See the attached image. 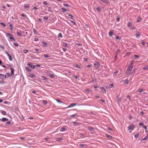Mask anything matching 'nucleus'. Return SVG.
I'll use <instances>...</instances> for the list:
<instances>
[{"label": "nucleus", "instance_id": "obj_44", "mask_svg": "<svg viewBox=\"0 0 148 148\" xmlns=\"http://www.w3.org/2000/svg\"><path fill=\"white\" fill-rule=\"evenodd\" d=\"M42 79L44 80H47V79L44 76H42Z\"/></svg>", "mask_w": 148, "mask_h": 148}, {"label": "nucleus", "instance_id": "obj_43", "mask_svg": "<svg viewBox=\"0 0 148 148\" xmlns=\"http://www.w3.org/2000/svg\"><path fill=\"white\" fill-rule=\"evenodd\" d=\"M143 128H144L145 130H147V126H143ZM147 132V131L146 130L145 131V132Z\"/></svg>", "mask_w": 148, "mask_h": 148}, {"label": "nucleus", "instance_id": "obj_3", "mask_svg": "<svg viewBox=\"0 0 148 148\" xmlns=\"http://www.w3.org/2000/svg\"><path fill=\"white\" fill-rule=\"evenodd\" d=\"M121 82L124 85H126L128 84L129 83V81L128 79H126L125 80H122L121 81Z\"/></svg>", "mask_w": 148, "mask_h": 148}, {"label": "nucleus", "instance_id": "obj_18", "mask_svg": "<svg viewBox=\"0 0 148 148\" xmlns=\"http://www.w3.org/2000/svg\"><path fill=\"white\" fill-rule=\"evenodd\" d=\"M56 100L57 102H58L59 103H63V102L62 101H60V100L58 99H56Z\"/></svg>", "mask_w": 148, "mask_h": 148}, {"label": "nucleus", "instance_id": "obj_64", "mask_svg": "<svg viewBox=\"0 0 148 148\" xmlns=\"http://www.w3.org/2000/svg\"><path fill=\"white\" fill-rule=\"evenodd\" d=\"M73 77L75 79H77V77L76 75H74Z\"/></svg>", "mask_w": 148, "mask_h": 148}, {"label": "nucleus", "instance_id": "obj_20", "mask_svg": "<svg viewBox=\"0 0 148 148\" xmlns=\"http://www.w3.org/2000/svg\"><path fill=\"white\" fill-rule=\"evenodd\" d=\"M61 9L62 10V11L64 12H65L67 11L64 8H61Z\"/></svg>", "mask_w": 148, "mask_h": 148}, {"label": "nucleus", "instance_id": "obj_32", "mask_svg": "<svg viewBox=\"0 0 148 148\" xmlns=\"http://www.w3.org/2000/svg\"><path fill=\"white\" fill-rule=\"evenodd\" d=\"M126 99H127L129 101L130 100V97L129 96L127 95L126 96Z\"/></svg>", "mask_w": 148, "mask_h": 148}, {"label": "nucleus", "instance_id": "obj_24", "mask_svg": "<svg viewBox=\"0 0 148 148\" xmlns=\"http://www.w3.org/2000/svg\"><path fill=\"white\" fill-rule=\"evenodd\" d=\"M74 67H76V68H81L80 66L78 65H74Z\"/></svg>", "mask_w": 148, "mask_h": 148}, {"label": "nucleus", "instance_id": "obj_12", "mask_svg": "<svg viewBox=\"0 0 148 148\" xmlns=\"http://www.w3.org/2000/svg\"><path fill=\"white\" fill-rule=\"evenodd\" d=\"M140 33L138 32L137 31L136 32V37H140Z\"/></svg>", "mask_w": 148, "mask_h": 148}, {"label": "nucleus", "instance_id": "obj_47", "mask_svg": "<svg viewBox=\"0 0 148 148\" xmlns=\"http://www.w3.org/2000/svg\"><path fill=\"white\" fill-rule=\"evenodd\" d=\"M63 5L65 7H68L69 6L67 3H64Z\"/></svg>", "mask_w": 148, "mask_h": 148}, {"label": "nucleus", "instance_id": "obj_37", "mask_svg": "<svg viewBox=\"0 0 148 148\" xmlns=\"http://www.w3.org/2000/svg\"><path fill=\"white\" fill-rule=\"evenodd\" d=\"M139 125L140 126H142L143 127L144 124L143 122H140L139 123Z\"/></svg>", "mask_w": 148, "mask_h": 148}, {"label": "nucleus", "instance_id": "obj_22", "mask_svg": "<svg viewBox=\"0 0 148 148\" xmlns=\"http://www.w3.org/2000/svg\"><path fill=\"white\" fill-rule=\"evenodd\" d=\"M148 138V135L146 137L142 139L141 140L142 141L146 140Z\"/></svg>", "mask_w": 148, "mask_h": 148}, {"label": "nucleus", "instance_id": "obj_28", "mask_svg": "<svg viewBox=\"0 0 148 148\" xmlns=\"http://www.w3.org/2000/svg\"><path fill=\"white\" fill-rule=\"evenodd\" d=\"M1 113L2 114H3V115H5L6 114V112L4 111H2L1 112Z\"/></svg>", "mask_w": 148, "mask_h": 148}, {"label": "nucleus", "instance_id": "obj_59", "mask_svg": "<svg viewBox=\"0 0 148 148\" xmlns=\"http://www.w3.org/2000/svg\"><path fill=\"white\" fill-rule=\"evenodd\" d=\"M21 16L23 17H25L26 16V15L24 14H21Z\"/></svg>", "mask_w": 148, "mask_h": 148}, {"label": "nucleus", "instance_id": "obj_10", "mask_svg": "<svg viewBox=\"0 0 148 148\" xmlns=\"http://www.w3.org/2000/svg\"><path fill=\"white\" fill-rule=\"evenodd\" d=\"M77 104L76 103H73L71 104L70 106H68V108H71V107H73L74 106H76Z\"/></svg>", "mask_w": 148, "mask_h": 148}, {"label": "nucleus", "instance_id": "obj_60", "mask_svg": "<svg viewBox=\"0 0 148 148\" xmlns=\"http://www.w3.org/2000/svg\"><path fill=\"white\" fill-rule=\"evenodd\" d=\"M10 26L11 27L10 29L11 30H12V29H13V26H12V25L11 24H10Z\"/></svg>", "mask_w": 148, "mask_h": 148}, {"label": "nucleus", "instance_id": "obj_41", "mask_svg": "<svg viewBox=\"0 0 148 148\" xmlns=\"http://www.w3.org/2000/svg\"><path fill=\"white\" fill-rule=\"evenodd\" d=\"M17 35L18 36H21L22 35H21V34L19 32H17Z\"/></svg>", "mask_w": 148, "mask_h": 148}, {"label": "nucleus", "instance_id": "obj_33", "mask_svg": "<svg viewBox=\"0 0 148 148\" xmlns=\"http://www.w3.org/2000/svg\"><path fill=\"white\" fill-rule=\"evenodd\" d=\"M96 10L98 11L99 12H100V11H101V9H100V8L99 7H97L96 8Z\"/></svg>", "mask_w": 148, "mask_h": 148}, {"label": "nucleus", "instance_id": "obj_57", "mask_svg": "<svg viewBox=\"0 0 148 148\" xmlns=\"http://www.w3.org/2000/svg\"><path fill=\"white\" fill-rule=\"evenodd\" d=\"M11 124V122L10 121H8L6 123L7 124Z\"/></svg>", "mask_w": 148, "mask_h": 148}, {"label": "nucleus", "instance_id": "obj_31", "mask_svg": "<svg viewBox=\"0 0 148 148\" xmlns=\"http://www.w3.org/2000/svg\"><path fill=\"white\" fill-rule=\"evenodd\" d=\"M29 7V5L28 4H25L24 7L25 8H28Z\"/></svg>", "mask_w": 148, "mask_h": 148}, {"label": "nucleus", "instance_id": "obj_56", "mask_svg": "<svg viewBox=\"0 0 148 148\" xmlns=\"http://www.w3.org/2000/svg\"><path fill=\"white\" fill-rule=\"evenodd\" d=\"M85 90L86 92H89L90 91V90H89L88 89H85Z\"/></svg>", "mask_w": 148, "mask_h": 148}, {"label": "nucleus", "instance_id": "obj_1", "mask_svg": "<svg viewBox=\"0 0 148 148\" xmlns=\"http://www.w3.org/2000/svg\"><path fill=\"white\" fill-rule=\"evenodd\" d=\"M133 62L134 61L133 60L131 61V63L130 64L129 66L127 68V69L126 71V73L128 75L132 71V69L133 66Z\"/></svg>", "mask_w": 148, "mask_h": 148}, {"label": "nucleus", "instance_id": "obj_13", "mask_svg": "<svg viewBox=\"0 0 148 148\" xmlns=\"http://www.w3.org/2000/svg\"><path fill=\"white\" fill-rule=\"evenodd\" d=\"M142 20V19L141 17H138V18L137 21L138 22H140Z\"/></svg>", "mask_w": 148, "mask_h": 148}, {"label": "nucleus", "instance_id": "obj_5", "mask_svg": "<svg viewBox=\"0 0 148 148\" xmlns=\"http://www.w3.org/2000/svg\"><path fill=\"white\" fill-rule=\"evenodd\" d=\"M95 66L96 67L97 69L99 68V66H100V64L99 63L96 62L94 64Z\"/></svg>", "mask_w": 148, "mask_h": 148}, {"label": "nucleus", "instance_id": "obj_55", "mask_svg": "<svg viewBox=\"0 0 148 148\" xmlns=\"http://www.w3.org/2000/svg\"><path fill=\"white\" fill-rule=\"evenodd\" d=\"M28 51L26 50H24L23 51V52L25 53H26L28 52Z\"/></svg>", "mask_w": 148, "mask_h": 148}, {"label": "nucleus", "instance_id": "obj_58", "mask_svg": "<svg viewBox=\"0 0 148 148\" xmlns=\"http://www.w3.org/2000/svg\"><path fill=\"white\" fill-rule=\"evenodd\" d=\"M79 146L81 147H82L84 146V145L82 144H80L79 145Z\"/></svg>", "mask_w": 148, "mask_h": 148}, {"label": "nucleus", "instance_id": "obj_26", "mask_svg": "<svg viewBox=\"0 0 148 148\" xmlns=\"http://www.w3.org/2000/svg\"><path fill=\"white\" fill-rule=\"evenodd\" d=\"M113 34V33L111 31H110L109 33V35L111 37L112 35Z\"/></svg>", "mask_w": 148, "mask_h": 148}, {"label": "nucleus", "instance_id": "obj_25", "mask_svg": "<svg viewBox=\"0 0 148 148\" xmlns=\"http://www.w3.org/2000/svg\"><path fill=\"white\" fill-rule=\"evenodd\" d=\"M6 77H10L12 75L11 74H10L9 73H7L6 74Z\"/></svg>", "mask_w": 148, "mask_h": 148}, {"label": "nucleus", "instance_id": "obj_62", "mask_svg": "<svg viewBox=\"0 0 148 148\" xmlns=\"http://www.w3.org/2000/svg\"><path fill=\"white\" fill-rule=\"evenodd\" d=\"M101 1L100 2V3H103L104 2V1L103 0H100Z\"/></svg>", "mask_w": 148, "mask_h": 148}, {"label": "nucleus", "instance_id": "obj_19", "mask_svg": "<svg viewBox=\"0 0 148 148\" xmlns=\"http://www.w3.org/2000/svg\"><path fill=\"white\" fill-rule=\"evenodd\" d=\"M66 130V129L64 127H62L61 128L60 131L63 132V131H64Z\"/></svg>", "mask_w": 148, "mask_h": 148}, {"label": "nucleus", "instance_id": "obj_16", "mask_svg": "<svg viewBox=\"0 0 148 148\" xmlns=\"http://www.w3.org/2000/svg\"><path fill=\"white\" fill-rule=\"evenodd\" d=\"M88 129L90 131L94 130V128L92 127H91L89 126L88 127Z\"/></svg>", "mask_w": 148, "mask_h": 148}, {"label": "nucleus", "instance_id": "obj_8", "mask_svg": "<svg viewBox=\"0 0 148 148\" xmlns=\"http://www.w3.org/2000/svg\"><path fill=\"white\" fill-rule=\"evenodd\" d=\"M27 65L33 69L35 67L34 65L32 64V63H28L27 64Z\"/></svg>", "mask_w": 148, "mask_h": 148}, {"label": "nucleus", "instance_id": "obj_51", "mask_svg": "<svg viewBox=\"0 0 148 148\" xmlns=\"http://www.w3.org/2000/svg\"><path fill=\"white\" fill-rule=\"evenodd\" d=\"M42 44L43 46H45L47 45V43L44 42H42Z\"/></svg>", "mask_w": 148, "mask_h": 148}, {"label": "nucleus", "instance_id": "obj_7", "mask_svg": "<svg viewBox=\"0 0 148 148\" xmlns=\"http://www.w3.org/2000/svg\"><path fill=\"white\" fill-rule=\"evenodd\" d=\"M101 90L102 92L104 93H106V90L103 87H101Z\"/></svg>", "mask_w": 148, "mask_h": 148}, {"label": "nucleus", "instance_id": "obj_35", "mask_svg": "<svg viewBox=\"0 0 148 148\" xmlns=\"http://www.w3.org/2000/svg\"><path fill=\"white\" fill-rule=\"evenodd\" d=\"M106 135L107 137L109 138H112V136L110 135H109L108 134H106Z\"/></svg>", "mask_w": 148, "mask_h": 148}, {"label": "nucleus", "instance_id": "obj_36", "mask_svg": "<svg viewBox=\"0 0 148 148\" xmlns=\"http://www.w3.org/2000/svg\"><path fill=\"white\" fill-rule=\"evenodd\" d=\"M58 36L59 37H60V38L62 37V34L61 33H59L58 35Z\"/></svg>", "mask_w": 148, "mask_h": 148}, {"label": "nucleus", "instance_id": "obj_23", "mask_svg": "<svg viewBox=\"0 0 148 148\" xmlns=\"http://www.w3.org/2000/svg\"><path fill=\"white\" fill-rule=\"evenodd\" d=\"M49 76L51 78H53L54 77L53 75L52 74H49Z\"/></svg>", "mask_w": 148, "mask_h": 148}, {"label": "nucleus", "instance_id": "obj_15", "mask_svg": "<svg viewBox=\"0 0 148 148\" xmlns=\"http://www.w3.org/2000/svg\"><path fill=\"white\" fill-rule=\"evenodd\" d=\"M10 69H11V74L12 75H13V74H14V69L12 68H10Z\"/></svg>", "mask_w": 148, "mask_h": 148}, {"label": "nucleus", "instance_id": "obj_61", "mask_svg": "<svg viewBox=\"0 0 148 148\" xmlns=\"http://www.w3.org/2000/svg\"><path fill=\"white\" fill-rule=\"evenodd\" d=\"M113 86V85L112 84H110L109 85V87L110 88H111Z\"/></svg>", "mask_w": 148, "mask_h": 148}, {"label": "nucleus", "instance_id": "obj_4", "mask_svg": "<svg viewBox=\"0 0 148 148\" xmlns=\"http://www.w3.org/2000/svg\"><path fill=\"white\" fill-rule=\"evenodd\" d=\"M6 34V36L7 37H8V38H9L11 40H14V38L13 37V36L11 34H10L7 33Z\"/></svg>", "mask_w": 148, "mask_h": 148}, {"label": "nucleus", "instance_id": "obj_49", "mask_svg": "<svg viewBox=\"0 0 148 148\" xmlns=\"http://www.w3.org/2000/svg\"><path fill=\"white\" fill-rule=\"evenodd\" d=\"M43 18L45 20H48V18L46 17V16H44V17H43Z\"/></svg>", "mask_w": 148, "mask_h": 148}, {"label": "nucleus", "instance_id": "obj_30", "mask_svg": "<svg viewBox=\"0 0 148 148\" xmlns=\"http://www.w3.org/2000/svg\"><path fill=\"white\" fill-rule=\"evenodd\" d=\"M144 90L142 88H140L138 90V91L139 92H143Z\"/></svg>", "mask_w": 148, "mask_h": 148}, {"label": "nucleus", "instance_id": "obj_48", "mask_svg": "<svg viewBox=\"0 0 148 148\" xmlns=\"http://www.w3.org/2000/svg\"><path fill=\"white\" fill-rule=\"evenodd\" d=\"M44 56L46 58H47L49 57V56L47 54H44Z\"/></svg>", "mask_w": 148, "mask_h": 148}, {"label": "nucleus", "instance_id": "obj_39", "mask_svg": "<svg viewBox=\"0 0 148 148\" xmlns=\"http://www.w3.org/2000/svg\"><path fill=\"white\" fill-rule=\"evenodd\" d=\"M73 124H75V125H79L78 123H77V122H73Z\"/></svg>", "mask_w": 148, "mask_h": 148}, {"label": "nucleus", "instance_id": "obj_2", "mask_svg": "<svg viewBox=\"0 0 148 148\" xmlns=\"http://www.w3.org/2000/svg\"><path fill=\"white\" fill-rule=\"evenodd\" d=\"M135 127V125H129L128 127V130L130 133H131L132 131L134 130Z\"/></svg>", "mask_w": 148, "mask_h": 148}, {"label": "nucleus", "instance_id": "obj_53", "mask_svg": "<svg viewBox=\"0 0 148 148\" xmlns=\"http://www.w3.org/2000/svg\"><path fill=\"white\" fill-rule=\"evenodd\" d=\"M14 45L16 46H18V44L16 43L15 42L14 43Z\"/></svg>", "mask_w": 148, "mask_h": 148}, {"label": "nucleus", "instance_id": "obj_29", "mask_svg": "<svg viewBox=\"0 0 148 148\" xmlns=\"http://www.w3.org/2000/svg\"><path fill=\"white\" fill-rule=\"evenodd\" d=\"M79 116L77 114H75L73 115H72L71 116V117H74L75 116Z\"/></svg>", "mask_w": 148, "mask_h": 148}, {"label": "nucleus", "instance_id": "obj_54", "mask_svg": "<svg viewBox=\"0 0 148 148\" xmlns=\"http://www.w3.org/2000/svg\"><path fill=\"white\" fill-rule=\"evenodd\" d=\"M0 24L2 26H3L4 27H5L6 26L3 23H1Z\"/></svg>", "mask_w": 148, "mask_h": 148}, {"label": "nucleus", "instance_id": "obj_63", "mask_svg": "<svg viewBox=\"0 0 148 148\" xmlns=\"http://www.w3.org/2000/svg\"><path fill=\"white\" fill-rule=\"evenodd\" d=\"M145 42H144L143 41H142V44L143 45H145Z\"/></svg>", "mask_w": 148, "mask_h": 148}, {"label": "nucleus", "instance_id": "obj_9", "mask_svg": "<svg viewBox=\"0 0 148 148\" xmlns=\"http://www.w3.org/2000/svg\"><path fill=\"white\" fill-rule=\"evenodd\" d=\"M0 77L3 79H5L6 77V75L0 74Z\"/></svg>", "mask_w": 148, "mask_h": 148}, {"label": "nucleus", "instance_id": "obj_27", "mask_svg": "<svg viewBox=\"0 0 148 148\" xmlns=\"http://www.w3.org/2000/svg\"><path fill=\"white\" fill-rule=\"evenodd\" d=\"M42 102L45 105H46L47 103V101L45 100H43Z\"/></svg>", "mask_w": 148, "mask_h": 148}, {"label": "nucleus", "instance_id": "obj_17", "mask_svg": "<svg viewBox=\"0 0 148 148\" xmlns=\"http://www.w3.org/2000/svg\"><path fill=\"white\" fill-rule=\"evenodd\" d=\"M1 120L2 121H8V119L6 118H3L2 119H1Z\"/></svg>", "mask_w": 148, "mask_h": 148}, {"label": "nucleus", "instance_id": "obj_38", "mask_svg": "<svg viewBox=\"0 0 148 148\" xmlns=\"http://www.w3.org/2000/svg\"><path fill=\"white\" fill-rule=\"evenodd\" d=\"M69 18L71 19H73V16L71 15H69Z\"/></svg>", "mask_w": 148, "mask_h": 148}, {"label": "nucleus", "instance_id": "obj_42", "mask_svg": "<svg viewBox=\"0 0 148 148\" xmlns=\"http://www.w3.org/2000/svg\"><path fill=\"white\" fill-rule=\"evenodd\" d=\"M25 68L28 71H31V70L30 69L27 67H25Z\"/></svg>", "mask_w": 148, "mask_h": 148}, {"label": "nucleus", "instance_id": "obj_40", "mask_svg": "<svg viewBox=\"0 0 148 148\" xmlns=\"http://www.w3.org/2000/svg\"><path fill=\"white\" fill-rule=\"evenodd\" d=\"M139 134H137L135 135L134 136L135 138H138L139 137Z\"/></svg>", "mask_w": 148, "mask_h": 148}, {"label": "nucleus", "instance_id": "obj_14", "mask_svg": "<svg viewBox=\"0 0 148 148\" xmlns=\"http://www.w3.org/2000/svg\"><path fill=\"white\" fill-rule=\"evenodd\" d=\"M132 22H128V26L129 27H130V28L132 26Z\"/></svg>", "mask_w": 148, "mask_h": 148}, {"label": "nucleus", "instance_id": "obj_11", "mask_svg": "<svg viewBox=\"0 0 148 148\" xmlns=\"http://www.w3.org/2000/svg\"><path fill=\"white\" fill-rule=\"evenodd\" d=\"M28 76L31 77H34L35 78L36 77V76L35 75H34L32 74H30Z\"/></svg>", "mask_w": 148, "mask_h": 148}, {"label": "nucleus", "instance_id": "obj_45", "mask_svg": "<svg viewBox=\"0 0 148 148\" xmlns=\"http://www.w3.org/2000/svg\"><path fill=\"white\" fill-rule=\"evenodd\" d=\"M104 2H105L107 4H109L110 3L109 1L107 0L104 1Z\"/></svg>", "mask_w": 148, "mask_h": 148}, {"label": "nucleus", "instance_id": "obj_46", "mask_svg": "<svg viewBox=\"0 0 148 148\" xmlns=\"http://www.w3.org/2000/svg\"><path fill=\"white\" fill-rule=\"evenodd\" d=\"M63 45L64 46L67 47V44L66 43H63Z\"/></svg>", "mask_w": 148, "mask_h": 148}, {"label": "nucleus", "instance_id": "obj_34", "mask_svg": "<svg viewBox=\"0 0 148 148\" xmlns=\"http://www.w3.org/2000/svg\"><path fill=\"white\" fill-rule=\"evenodd\" d=\"M134 56L136 58H139V56L136 54L134 55Z\"/></svg>", "mask_w": 148, "mask_h": 148}, {"label": "nucleus", "instance_id": "obj_21", "mask_svg": "<svg viewBox=\"0 0 148 148\" xmlns=\"http://www.w3.org/2000/svg\"><path fill=\"white\" fill-rule=\"evenodd\" d=\"M143 69L145 70H148V65L147 66L143 68Z\"/></svg>", "mask_w": 148, "mask_h": 148}, {"label": "nucleus", "instance_id": "obj_52", "mask_svg": "<svg viewBox=\"0 0 148 148\" xmlns=\"http://www.w3.org/2000/svg\"><path fill=\"white\" fill-rule=\"evenodd\" d=\"M130 29L132 30L135 29H136V27H131L130 28Z\"/></svg>", "mask_w": 148, "mask_h": 148}, {"label": "nucleus", "instance_id": "obj_6", "mask_svg": "<svg viewBox=\"0 0 148 148\" xmlns=\"http://www.w3.org/2000/svg\"><path fill=\"white\" fill-rule=\"evenodd\" d=\"M5 53L7 54L8 56L9 59L10 61H12V56L9 54V53L5 51Z\"/></svg>", "mask_w": 148, "mask_h": 148}, {"label": "nucleus", "instance_id": "obj_50", "mask_svg": "<svg viewBox=\"0 0 148 148\" xmlns=\"http://www.w3.org/2000/svg\"><path fill=\"white\" fill-rule=\"evenodd\" d=\"M33 32H34L35 34V33H36V29H35V28H33Z\"/></svg>", "mask_w": 148, "mask_h": 148}]
</instances>
